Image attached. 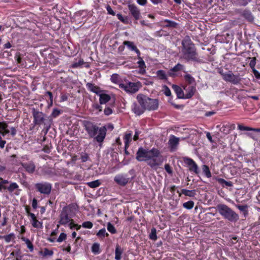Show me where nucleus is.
I'll return each mask as SVG.
<instances>
[{
  "mask_svg": "<svg viewBox=\"0 0 260 260\" xmlns=\"http://www.w3.org/2000/svg\"><path fill=\"white\" fill-rule=\"evenodd\" d=\"M239 4L241 6H246L249 2L250 0H238Z\"/></svg>",
  "mask_w": 260,
  "mask_h": 260,
  "instance_id": "0e129e2a",
  "label": "nucleus"
},
{
  "mask_svg": "<svg viewBox=\"0 0 260 260\" xmlns=\"http://www.w3.org/2000/svg\"><path fill=\"white\" fill-rule=\"evenodd\" d=\"M61 113V110L57 108H54L51 114V117L56 118Z\"/></svg>",
  "mask_w": 260,
  "mask_h": 260,
  "instance_id": "3c124183",
  "label": "nucleus"
},
{
  "mask_svg": "<svg viewBox=\"0 0 260 260\" xmlns=\"http://www.w3.org/2000/svg\"><path fill=\"white\" fill-rule=\"evenodd\" d=\"M107 11L109 14L114 15L115 13L110 6H107L106 7Z\"/></svg>",
  "mask_w": 260,
  "mask_h": 260,
  "instance_id": "69168bd1",
  "label": "nucleus"
},
{
  "mask_svg": "<svg viewBox=\"0 0 260 260\" xmlns=\"http://www.w3.org/2000/svg\"><path fill=\"white\" fill-rule=\"evenodd\" d=\"M76 210V205L73 204H69L63 207L59 216L57 227L59 226V225L64 226H68L73 220L72 218L75 214L74 210Z\"/></svg>",
  "mask_w": 260,
  "mask_h": 260,
  "instance_id": "7ed1b4c3",
  "label": "nucleus"
},
{
  "mask_svg": "<svg viewBox=\"0 0 260 260\" xmlns=\"http://www.w3.org/2000/svg\"><path fill=\"white\" fill-rule=\"evenodd\" d=\"M149 150L140 147L136 153V159L139 161H147Z\"/></svg>",
  "mask_w": 260,
  "mask_h": 260,
  "instance_id": "9b49d317",
  "label": "nucleus"
},
{
  "mask_svg": "<svg viewBox=\"0 0 260 260\" xmlns=\"http://www.w3.org/2000/svg\"><path fill=\"white\" fill-rule=\"evenodd\" d=\"M7 190L10 192H14V194L18 196L20 193V189H19V185L16 182H10L9 185H7Z\"/></svg>",
  "mask_w": 260,
  "mask_h": 260,
  "instance_id": "f3484780",
  "label": "nucleus"
},
{
  "mask_svg": "<svg viewBox=\"0 0 260 260\" xmlns=\"http://www.w3.org/2000/svg\"><path fill=\"white\" fill-rule=\"evenodd\" d=\"M165 22L167 23L166 26L169 27H174L176 26L177 24V23L175 22L168 19H166L165 20Z\"/></svg>",
  "mask_w": 260,
  "mask_h": 260,
  "instance_id": "4d7b16f0",
  "label": "nucleus"
},
{
  "mask_svg": "<svg viewBox=\"0 0 260 260\" xmlns=\"http://www.w3.org/2000/svg\"><path fill=\"white\" fill-rule=\"evenodd\" d=\"M179 71L185 72V67L183 64L177 63L175 66L169 70L168 73L170 76L173 77L177 75V73Z\"/></svg>",
  "mask_w": 260,
  "mask_h": 260,
  "instance_id": "dca6fc26",
  "label": "nucleus"
},
{
  "mask_svg": "<svg viewBox=\"0 0 260 260\" xmlns=\"http://www.w3.org/2000/svg\"><path fill=\"white\" fill-rule=\"evenodd\" d=\"M172 87L176 93L178 98L184 99V93L180 87L176 85H173Z\"/></svg>",
  "mask_w": 260,
  "mask_h": 260,
  "instance_id": "4be33fe9",
  "label": "nucleus"
},
{
  "mask_svg": "<svg viewBox=\"0 0 260 260\" xmlns=\"http://www.w3.org/2000/svg\"><path fill=\"white\" fill-rule=\"evenodd\" d=\"M177 192L179 193V196H181V194H183L185 196L189 197H193L196 194L195 190H187L186 189H181L180 192L179 191H177Z\"/></svg>",
  "mask_w": 260,
  "mask_h": 260,
  "instance_id": "393cba45",
  "label": "nucleus"
},
{
  "mask_svg": "<svg viewBox=\"0 0 260 260\" xmlns=\"http://www.w3.org/2000/svg\"><path fill=\"white\" fill-rule=\"evenodd\" d=\"M40 254L43 256H51L53 254V252L52 250H49L48 249L45 248L44 249L43 251H40Z\"/></svg>",
  "mask_w": 260,
  "mask_h": 260,
  "instance_id": "37998d69",
  "label": "nucleus"
},
{
  "mask_svg": "<svg viewBox=\"0 0 260 260\" xmlns=\"http://www.w3.org/2000/svg\"><path fill=\"white\" fill-rule=\"evenodd\" d=\"M30 222L34 228L38 229L43 228V223L41 221H39L37 219L32 220Z\"/></svg>",
  "mask_w": 260,
  "mask_h": 260,
  "instance_id": "e433bc0d",
  "label": "nucleus"
},
{
  "mask_svg": "<svg viewBox=\"0 0 260 260\" xmlns=\"http://www.w3.org/2000/svg\"><path fill=\"white\" fill-rule=\"evenodd\" d=\"M184 77L186 81L190 84L193 83L195 81L194 79L190 74H187L184 75Z\"/></svg>",
  "mask_w": 260,
  "mask_h": 260,
  "instance_id": "09e8293b",
  "label": "nucleus"
},
{
  "mask_svg": "<svg viewBox=\"0 0 260 260\" xmlns=\"http://www.w3.org/2000/svg\"><path fill=\"white\" fill-rule=\"evenodd\" d=\"M138 59L139 61H138L137 63L138 64L139 68H140L139 73L143 74L145 73V63L142 57Z\"/></svg>",
  "mask_w": 260,
  "mask_h": 260,
  "instance_id": "c85d7f7f",
  "label": "nucleus"
},
{
  "mask_svg": "<svg viewBox=\"0 0 260 260\" xmlns=\"http://www.w3.org/2000/svg\"><path fill=\"white\" fill-rule=\"evenodd\" d=\"M87 184L90 187L93 188L99 186L101 184V182L99 180H96L95 181L87 182Z\"/></svg>",
  "mask_w": 260,
  "mask_h": 260,
  "instance_id": "79ce46f5",
  "label": "nucleus"
},
{
  "mask_svg": "<svg viewBox=\"0 0 260 260\" xmlns=\"http://www.w3.org/2000/svg\"><path fill=\"white\" fill-rule=\"evenodd\" d=\"M238 128L239 130H241V131H251V129H252L251 127L243 126L240 124H239L238 125Z\"/></svg>",
  "mask_w": 260,
  "mask_h": 260,
  "instance_id": "052dcab7",
  "label": "nucleus"
},
{
  "mask_svg": "<svg viewBox=\"0 0 260 260\" xmlns=\"http://www.w3.org/2000/svg\"><path fill=\"white\" fill-rule=\"evenodd\" d=\"M147 162L151 168L156 170L163 162L162 156L160 151L154 148L150 150Z\"/></svg>",
  "mask_w": 260,
  "mask_h": 260,
  "instance_id": "423d86ee",
  "label": "nucleus"
},
{
  "mask_svg": "<svg viewBox=\"0 0 260 260\" xmlns=\"http://www.w3.org/2000/svg\"><path fill=\"white\" fill-rule=\"evenodd\" d=\"M32 207L34 209H36L38 207V202L37 199L34 198L32 201Z\"/></svg>",
  "mask_w": 260,
  "mask_h": 260,
  "instance_id": "338daca9",
  "label": "nucleus"
},
{
  "mask_svg": "<svg viewBox=\"0 0 260 260\" xmlns=\"http://www.w3.org/2000/svg\"><path fill=\"white\" fill-rule=\"evenodd\" d=\"M179 142V138L171 135L168 141L169 147L172 152L175 151L178 147Z\"/></svg>",
  "mask_w": 260,
  "mask_h": 260,
  "instance_id": "4468645a",
  "label": "nucleus"
},
{
  "mask_svg": "<svg viewBox=\"0 0 260 260\" xmlns=\"http://www.w3.org/2000/svg\"><path fill=\"white\" fill-rule=\"evenodd\" d=\"M139 104L144 108L145 110L154 111L158 107V101L157 99H151L142 94H139L137 96Z\"/></svg>",
  "mask_w": 260,
  "mask_h": 260,
  "instance_id": "20e7f679",
  "label": "nucleus"
},
{
  "mask_svg": "<svg viewBox=\"0 0 260 260\" xmlns=\"http://www.w3.org/2000/svg\"><path fill=\"white\" fill-rule=\"evenodd\" d=\"M83 66L87 68L89 67V64L84 62L83 59H80L79 60L74 62L72 64V67L73 68H82Z\"/></svg>",
  "mask_w": 260,
  "mask_h": 260,
  "instance_id": "5701e85b",
  "label": "nucleus"
},
{
  "mask_svg": "<svg viewBox=\"0 0 260 260\" xmlns=\"http://www.w3.org/2000/svg\"><path fill=\"white\" fill-rule=\"evenodd\" d=\"M181 49L180 51V58L187 61H192L200 62L201 59L199 57L194 45L189 37L187 36L182 41Z\"/></svg>",
  "mask_w": 260,
  "mask_h": 260,
  "instance_id": "f257e3e1",
  "label": "nucleus"
},
{
  "mask_svg": "<svg viewBox=\"0 0 260 260\" xmlns=\"http://www.w3.org/2000/svg\"><path fill=\"white\" fill-rule=\"evenodd\" d=\"M8 127V124L5 122H0V131H2L4 129H5Z\"/></svg>",
  "mask_w": 260,
  "mask_h": 260,
  "instance_id": "680f3d73",
  "label": "nucleus"
},
{
  "mask_svg": "<svg viewBox=\"0 0 260 260\" xmlns=\"http://www.w3.org/2000/svg\"><path fill=\"white\" fill-rule=\"evenodd\" d=\"M21 239L25 243L29 251L32 252L34 251V245L30 240L24 237H22Z\"/></svg>",
  "mask_w": 260,
  "mask_h": 260,
  "instance_id": "7c9ffc66",
  "label": "nucleus"
},
{
  "mask_svg": "<svg viewBox=\"0 0 260 260\" xmlns=\"http://www.w3.org/2000/svg\"><path fill=\"white\" fill-rule=\"evenodd\" d=\"M235 127V125L233 124H226L225 125H223L221 128V132L228 134L230 133V132L234 129Z\"/></svg>",
  "mask_w": 260,
  "mask_h": 260,
  "instance_id": "a878e982",
  "label": "nucleus"
},
{
  "mask_svg": "<svg viewBox=\"0 0 260 260\" xmlns=\"http://www.w3.org/2000/svg\"><path fill=\"white\" fill-rule=\"evenodd\" d=\"M97 103H93L92 105V110L96 114H99L102 111V107Z\"/></svg>",
  "mask_w": 260,
  "mask_h": 260,
  "instance_id": "c756f323",
  "label": "nucleus"
},
{
  "mask_svg": "<svg viewBox=\"0 0 260 260\" xmlns=\"http://www.w3.org/2000/svg\"><path fill=\"white\" fill-rule=\"evenodd\" d=\"M114 180L119 185L124 186L130 181V179L127 174H119L115 176Z\"/></svg>",
  "mask_w": 260,
  "mask_h": 260,
  "instance_id": "f8f14e48",
  "label": "nucleus"
},
{
  "mask_svg": "<svg viewBox=\"0 0 260 260\" xmlns=\"http://www.w3.org/2000/svg\"><path fill=\"white\" fill-rule=\"evenodd\" d=\"M25 210L28 215L30 217V221L37 219L35 214L30 212L29 210L27 207L25 208Z\"/></svg>",
  "mask_w": 260,
  "mask_h": 260,
  "instance_id": "6e6d98bb",
  "label": "nucleus"
},
{
  "mask_svg": "<svg viewBox=\"0 0 260 260\" xmlns=\"http://www.w3.org/2000/svg\"><path fill=\"white\" fill-rule=\"evenodd\" d=\"M70 228V229L73 230L74 229H76V230H79L81 228V225H78L77 224H76L74 223L73 220L71 222V223L69 224L68 226Z\"/></svg>",
  "mask_w": 260,
  "mask_h": 260,
  "instance_id": "8fccbe9b",
  "label": "nucleus"
},
{
  "mask_svg": "<svg viewBox=\"0 0 260 260\" xmlns=\"http://www.w3.org/2000/svg\"><path fill=\"white\" fill-rule=\"evenodd\" d=\"M107 230L111 234H113L116 233L115 227L110 222L107 223Z\"/></svg>",
  "mask_w": 260,
  "mask_h": 260,
  "instance_id": "49530a36",
  "label": "nucleus"
},
{
  "mask_svg": "<svg viewBox=\"0 0 260 260\" xmlns=\"http://www.w3.org/2000/svg\"><path fill=\"white\" fill-rule=\"evenodd\" d=\"M35 188L41 193L49 194L51 192L52 184L47 182H42L35 184Z\"/></svg>",
  "mask_w": 260,
  "mask_h": 260,
  "instance_id": "1a4fd4ad",
  "label": "nucleus"
},
{
  "mask_svg": "<svg viewBox=\"0 0 260 260\" xmlns=\"http://www.w3.org/2000/svg\"><path fill=\"white\" fill-rule=\"evenodd\" d=\"M86 87L89 90L96 93L98 95H99L102 92V90L99 87L95 86L92 83H87Z\"/></svg>",
  "mask_w": 260,
  "mask_h": 260,
  "instance_id": "b1692460",
  "label": "nucleus"
},
{
  "mask_svg": "<svg viewBox=\"0 0 260 260\" xmlns=\"http://www.w3.org/2000/svg\"><path fill=\"white\" fill-rule=\"evenodd\" d=\"M252 72L254 76L258 79H260V73L256 70H253Z\"/></svg>",
  "mask_w": 260,
  "mask_h": 260,
  "instance_id": "774afa93",
  "label": "nucleus"
},
{
  "mask_svg": "<svg viewBox=\"0 0 260 260\" xmlns=\"http://www.w3.org/2000/svg\"><path fill=\"white\" fill-rule=\"evenodd\" d=\"M202 170L203 173L207 178L211 177V173L210 171L209 168L207 165H203L202 166Z\"/></svg>",
  "mask_w": 260,
  "mask_h": 260,
  "instance_id": "58836bf2",
  "label": "nucleus"
},
{
  "mask_svg": "<svg viewBox=\"0 0 260 260\" xmlns=\"http://www.w3.org/2000/svg\"><path fill=\"white\" fill-rule=\"evenodd\" d=\"M165 169L168 174H172V169L169 164H166L165 165Z\"/></svg>",
  "mask_w": 260,
  "mask_h": 260,
  "instance_id": "e2e57ef3",
  "label": "nucleus"
},
{
  "mask_svg": "<svg viewBox=\"0 0 260 260\" xmlns=\"http://www.w3.org/2000/svg\"><path fill=\"white\" fill-rule=\"evenodd\" d=\"M66 238H67L66 234H65L64 233H61L60 234L58 238H57L56 241L59 243L62 242V241H63L64 240H65L66 239Z\"/></svg>",
  "mask_w": 260,
  "mask_h": 260,
  "instance_id": "864d4df0",
  "label": "nucleus"
},
{
  "mask_svg": "<svg viewBox=\"0 0 260 260\" xmlns=\"http://www.w3.org/2000/svg\"><path fill=\"white\" fill-rule=\"evenodd\" d=\"M237 208L241 211L243 212L244 215L247 214V211L246 210L247 208V205H237Z\"/></svg>",
  "mask_w": 260,
  "mask_h": 260,
  "instance_id": "603ef678",
  "label": "nucleus"
},
{
  "mask_svg": "<svg viewBox=\"0 0 260 260\" xmlns=\"http://www.w3.org/2000/svg\"><path fill=\"white\" fill-rule=\"evenodd\" d=\"M193 206L194 202L192 201H189L183 204V207L188 210L191 209L193 207Z\"/></svg>",
  "mask_w": 260,
  "mask_h": 260,
  "instance_id": "c03bdc74",
  "label": "nucleus"
},
{
  "mask_svg": "<svg viewBox=\"0 0 260 260\" xmlns=\"http://www.w3.org/2000/svg\"><path fill=\"white\" fill-rule=\"evenodd\" d=\"M123 252L122 249L118 246H117L115 251V260H120L121 258V254Z\"/></svg>",
  "mask_w": 260,
  "mask_h": 260,
  "instance_id": "72a5a7b5",
  "label": "nucleus"
},
{
  "mask_svg": "<svg viewBox=\"0 0 260 260\" xmlns=\"http://www.w3.org/2000/svg\"><path fill=\"white\" fill-rule=\"evenodd\" d=\"M141 84L140 82H132L127 81L125 83L119 85V88L124 90L128 93H135L137 92L140 87Z\"/></svg>",
  "mask_w": 260,
  "mask_h": 260,
  "instance_id": "0eeeda50",
  "label": "nucleus"
},
{
  "mask_svg": "<svg viewBox=\"0 0 260 260\" xmlns=\"http://www.w3.org/2000/svg\"><path fill=\"white\" fill-rule=\"evenodd\" d=\"M131 109L132 111L137 115H140L145 111L144 108L136 102L133 103Z\"/></svg>",
  "mask_w": 260,
  "mask_h": 260,
  "instance_id": "a211bd4d",
  "label": "nucleus"
},
{
  "mask_svg": "<svg viewBox=\"0 0 260 260\" xmlns=\"http://www.w3.org/2000/svg\"><path fill=\"white\" fill-rule=\"evenodd\" d=\"M185 93L184 94V99H188L191 98L194 94L196 88L193 86H189L186 88H184Z\"/></svg>",
  "mask_w": 260,
  "mask_h": 260,
  "instance_id": "412c9836",
  "label": "nucleus"
},
{
  "mask_svg": "<svg viewBox=\"0 0 260 260\" xmlns=\"http://www.w3.org/2000/svg\"><path fill=\"white\" fill-rule=\"evenodd\" d=\"M92 252L95 254H98L100 253V245L98 243H94L91 247Z\"/></svg>",
  "mask_w": 260,
  "mask_h": 260,
  "instance_id": "a18cd8bd",
  "label": "nucleus"
},
{
  "mask_svg": "<svg viewBox=\"0 0 260 260\" xmlns=\"http://www.w3.org/2000/svg\"><path fill=\"white\" fill-rule=\"evenodd\" d=\"M82 226L84 228L90 229L93 226V224L91 221H85L83 222Z\"/></svg>",
  "mask_w": 260,
  "mask_h": 260,
  "instance_id": "5fc2aeb1",
  "label": "nucleus"
},
{
  "mask_svg": "<svg viewBox=\"0 0 260 260\" xmlns=\"http://www.w3.org/2000/svg\"><path fill=\"white\" fill-rule=\"evenodd\" d=\"M157 77L160 80H166L167 79V75L166 72L164 70H158L156 72Z\"/></svg>",
  "mask_w": 260,
  "mask_h": 260,
  "instance_id": "f704fd0d",
  "label": "nucleus"
},
{
  "mask_svg": "<svg viewBox=\"0 0 260 260\" xmlns=\"http://www.w3.org/2000/svg\"><path fill=\"white\" fill-rule=\"evenodd\" d=\"M104 113L105 115L109 116L113 113V110L110 107H107L105 108Z\"/></svg>",
  "mask_w": 260,
  "mask_h": 260,
  "instance_id": "bf43d9fd",
  "label": "nucleus"
},
{
  "mask_svg": "<svg viewBox=\"0 0 260 260\" xmlns=\"http://www.w3.org/2000/svg\"><path fill=\"white\" fill-rule=\"evenodd\" d=\"M183 160L184 162L190 167L189 170L190 171H193L196 174L199 173V167L192 159L189 157H184Z\"/></svg>",
  "mask_w": 260,
  "mask_h": 260,
  "instance_id": "ddd939ff",
  "label": "nucleus"
},
{
  "mask_svg": "<svg viewBox=\"0 0 260 260\" xmlns=\"http://www.w3.org/2000/svg\"><path fill=\"white\" fill-rule=\"evenodd\" d=\"M124 45L126 46L128 49L131 51H135L137 48L135 45L134 43L130 41H124L123 43Z\"/></svg>",
  "mask_w": 260,
  "mask_h": 260,
  "instance_id": "ea45409f",
  "label": "nucleus"
},
{
  "mask_svg": "<svg viewBox=\"0 0 260 260\" xmlns=\"http://www.w3.org/2000/svg\"><path fill=\"white\" fill-rule=\"evenodd\" d=\"M96 236L101 239H103L105 236H108L109 234L106 232V229L103 228L96 233Z\"/></svg>",
  "mask_w": 260,
  "mask_h": 260,
  "instance_id": "4c0bfd02",
  "label": "nucleus"
},
{
  "mask_svg": "<svg viewBox=\"0 0 260 260\" xmlns=\"http://www.w3.org/2000/svg\"><path fill=\"white\" fill-rule=\"evenodd\" d=\"M9 182L8 180H5L0 178V191L7 190V187Z\"/></svg>",
  "mask_w": 260,
  "mask_h": 260,
  "instance_id": "2f4dec72",
  "label": "nucleus"
},
{
  "mask_svg": "<svg viewBox=\"0 0 260 260\" xmlns=\"http://www.w3.org/2000/svg\"><path fill=\"white\" fill-rule=\"evenodd\" d=\"M22 166L29 173H34L36 168L35 164L32 161L22 163Z\"/></svg>",
  "mask_w": 260,
  "mask_h": 260,
  "instance_id": "aec40b11",
  "label": "nucleus"
},
{
  "mask_svg": "<svg viewBox=\"0 0 260 260\" xmlns=\"http://www.w3.org/2000/svg\"><path fill=\"white\" fill-rule=\"evenodd\" d=\"M217 181L219 183L221 184H225L227 186H232L233 185L231 182L227 181L222 178H218L217 179Z\"/></svg>",
  "mask_w": 260,
  "mask_h": 260,
  "instance_id": "de8ad7c7",
  "label": "nucleus"
},
{
  "mask_svg": "<svg viewBox=\"0 0 260 260\" xmlns=\"http://www.w3.org/2000/svg\"><path fill=\"white\" fill-rule=\"evenodd\" d=\"M99 95L100 96V104H105L107 102H108L111 99L110 96L107 94L101 93V92Z\"/></svg>",
  "mask_w": 260,
  "mask_h": 260,
  "instance_id": "bb28decb",
  "label": "nucleus"
},
{
  "mask_svg": "<svg viewBox=\"0 0 260 260\" xmlns=\"http://www.w3.org/2000/svg\"><path fill=\"white\" fill-rule=\"evenodd\" d=\"M32 116L34 118L33 122L35 125L45 124V115L43 112L33 108Z\"/></svg>",
  "mask_w": 260,
  "mask_h": 260,
  "instance_id": "9d476101",
  "label": "nucleus"
},
{
  "mask_svg": "<svg viewBox=\"0 0 260 260\" xmlns=\"http://www.w3.org/2000/svg\"><path fill=\"white\" fill-rule=\"evenodd\" d=\"M255 64H256V58L255 57H253L251 58L250 62H249V67H250V68L252 69V70L253 71V70H255Z\"/></svg>",
  "mask_w": 260,
  "mask_h": 260,
  "instance_id": "13d9d810",
  "label": "nucleus"
},
{
  "mask_svg": "<svg viewBox=\"0 0 260 260\" xmlns=\"http://www.w3.org/2000/svg\"><path fill=\"white\" fill-rule=\"evenodd\" d=\"M132 134L131 133L126 134L124 137V146L126 148H128L129 143L132 141Z\"/></svg>",
  "mask_w": 260,
  "mask_h": 260,
  "instance_id": "473e14b6",
  "label": "nucleus"
},
{
  "mask_svg": "<svg viewBox=\"0 0 260 260\" xmlns=\"http://www.w3.org/2000/svg\"><path fill=\"white\" fill-rule=\"evenodd\" d=\"M82 124L90 138H93L99 143H102L104 141L107 132L105 126L99 127L93 122L87 120L83 121Z\"/></svg>",
  "mask_w": 260,
  "mask_h": 260,
  "instance_id": "f03ea898",
  "label": "nucleus"
},
{
  "mask_svg": "<svg viewBox=\"0 0 260 260\" xmlns=\"http://www.w3.org/2000/svg\"><path fill=\"white\" fill-rule=\"evenodd\" d=\"M239 13L247 21L251 22L254 20V17L249 10L245 9L240 11Z\"/></svg>",
  "mask_w": 260,
  "mask_h": 260,
  "instance_id": "6ab92c4d",
  "label": "nucleus"
},
{
  "mask_svg": "<svg viewBox=\"0 0 260 260\" xmlns=\"http://www.w3.org/2000/svg\"><path fill=\"white\" fill-rule=\"evenodd\" d=\"M7 243L13 241L15 239V235L14 233H10L7 235L2 237Z\"/></svg>",
  "mask_w": 260,
  "mask_h": 260,
  "instance_id": "c9c22d12",
  "label": "nucleus"
},
{
  "mask_svg": "<svg viewBox=\"0 0 260 260\" xmlns=\"http://www.w3.org/2000/svg\"><path fill=\"white\" fill-rule=\"evenodd\" d=\"M128 10L131 15L135 20H138L141 17V14L139 8L134 4H129L128 6Z\"/></svg>",
  "mask_w": 260,
  "mask_h": 260,
  "instance_id": "2eb2a0df",
  "label": "nucleus"
},
{
  "mask_svg": "<svg viewBox=\"0 0 260 260\" xmlns=\"http://www.w3.org/2000/svg\"><path fill=\"white\" fill-rule=\"evenodd\" d=\"M149 238L153 240V241H156L157 239V236L156 234V230L155 228H153L151 230V233L149 234Z\"/></svg>",
  "mask_w": 260,
  "mask_h": 260,
  "instance_id": "a19ab883",
  "label": "nucleus"
},
{
  "mask_svg": "<svg viewBox=\"0 0 260 260\" xmlns=\"http://www.w3.org/2000/svg\"><path fill=\"white\" fill-rule=\"evenodd\" d=\"M223 79L226 81L231 82L233 84H238L241 81V78L239 75H234L231 71L223 73L220 72Z\"/></svg>",
  "mask_w": 260,
  "mask_h": 260,
  "instance_id": "6e6552de",
  "label": "nucleus"
},
{
  "mask_svg": "<svg viewBox=\"0 0 260 260\" xmlns=\"http://www.w3.org/2000/svg\"><path fill=\"white\" fill-rule=\"evenodd\" d=\"M218 213L225 219L231 222H236L239 219V215L227 205L220 204L216 206Z\"/></svg>",
  "mask_w": 260,
  "mask_h": 260,
  "instance_id": "39448f33",
  "label": "nucleus"
},
{
  "mask_svg": "<svg viewBox=\"0 0 260 260\" xmlns=\"http://www.w3.org/2000/svg\"><path fill=\"white\" fill-rule=\"evenodd\" d=\"M110 80L112 83L118 85L119 86L120 84H123L121 82V79L119 75L117 74H112L111 76Z\"/></svg>",
  "mask_w": 260,
  "mask_h": 260,
  "instance_id": "cd10ccee",
  "label": "nucleus"
}]
</instances>
